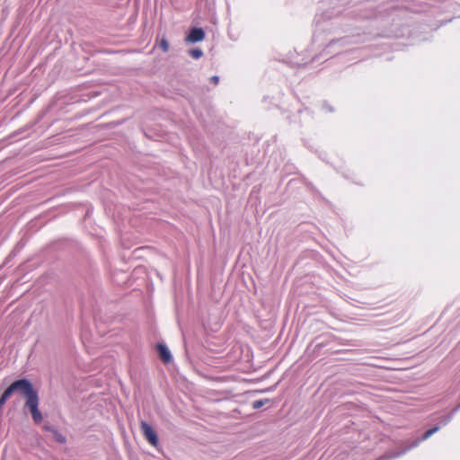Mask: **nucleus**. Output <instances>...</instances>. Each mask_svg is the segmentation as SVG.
I'll return each instance as SVG.
<instances>
[{
  "mask_svg": "<svg viewBox=\"0 0 460 460\" xmlns=\"http://www.w3.org/2000/svg\"><path fill=\"white\" fill-rule=\"evenodd\" d=\"M15 382H22L25 384L24 387L19 386V388H16V392L23 394L26 397V400H31L39 396L37 391L33 388L32 384L29 380L20 379Z\"/></svg>",
  "mask_w": 460,
  "mask_h": 460,
  "instance_id": "f257e3e1",
  "label": "nucleus"
},
{
  "mask_svg": "<svg viewBox=\"0 0 460 460\" xmlns=\"http://www.w3.org/2000/svg\"><path fill=\"white\" fill-rule=\"evenodd\" d=\"M25 406L30 410L34 422H41L43 417L39 410V396L31 400H26Z\"/></svg>",
  "mask_w": 460,
  "mask_h": 460,
  "instance_id": "f03ea898",
  "label": "nucleus"
},
{
  "mask_svg": "<svg viewBox=\"0 0 460 460\" xmlns=\"http://www.w3.org/2000/svg\"><path fill=\"white\" fill-rule=\"evenodd\" d=\"M141 431L146 440L152 445L156 446L158 443V438L155 431L152 429V427L146 423V421H141L140 424Z\"/></svg>",
  "mask_w": 460,
  "mask_h": 460,
  "instance_id": "7ed1b4c3",
  "label": "nucleus"
},
{
  "mask_svg": "<svg viewBox=\"0 0 460 460\" xmlns=\"http://www.w3.org/2000/svg\"><path fill=\"white\" fill-rule=\"evenodd\" d=\"M25 384L22 382H13L9 387L6 388V390L3 393V394L0 397V408L5 403L7 399L14 393L16 392V388H19V386L24 387Z\"/></svg>",
  "mask_w": 460,
  "mask_h": 460,
  "instance_id": "20e7f679",
  "label": "nucleus"
},
{
  "mask_svg": "<svg viewBox=\"0 0 460 460\" xmlns=\"http://www.w3.org/2000/svg\"><path fill=\"white\" fill-rule=\"evenodd\" d=\"M205 32L201 28H193L186 37V41L195 43L203 40Z\"/></svg>",
  "mask_w": 460,
  "mask_h": 460,
  "instance_id": "39448f33",
  "label": "nucleus"
},
{
  "mask_svg": "<svg viewBox=\"0 0 460 460\" xmlns=\"http://www.w3.org/2000/svg\"><path fill=\"white\" fill-rule=\"evenodd\" d=\"M157 351L159 353L160 358L164 363H169L172 360V355L170 353V350L164 344L159 343L157 345Z\"/></svg>",
  "mask_w": 460,
  "mask_h": 460,
  "instance_id": "423d86ee",
  "label": "nucleus"
},
{
  "mask_svg": "<svg viewBox=\"0 0 460 460\" xmlns=\"http://www.w3.org/2000/svg\"><path fill=\"white\" fill-rule=\"evenodd\" d=\"M420 442V440H416L414 441L411 446L407 447L406 448L402 449V450H399V451H396V452H394L392 453L390 456H389V458H395V457H398L402 455H403L404 453H406L408 450H410L411 448L412 447H415L419 445V443Z\"/></svg>",
  "mask_w": 460,
  "mask_h": 460,
  "instance_id": "0eeeda50",
  "label": "nucleus"
},
{
  "mask_svg": "<svg viewBox=\"0 0 460 460\" xmlns=\"http://www.w3.org/2000/svg\"><path fill=\"white\" fill-rule=\"evenodd\" d=\"M439 429V426H436L429 430H427L424 434H423V437L420 440H426L428 439L430 436H432L434 433H436L437 431H438Z\"/></svg>",
  "mask_w": 460,
  "mask_h": 460,
  "instance_id": "6e6552de",
  "label": "nucleus"
},
{
  "mask_svg": "<svg viewBox=\"0 0 460 460\" xmlns=\"http://www.w3.org/2000/svg\"><path fill=\"white\" fill-rule=\"evenodd\" d=\"M50 429L52 430L54 438H55V439L58 442H59V443H65L66 442V438L61 433H59L56 429Z\"/></svg>",
  "mask_w": 460,
  "mask_h": 460,
  "instance_id": "1a4fd4ad",
  "label": "nucleus"
},
{
  "mask_svg": "<svg viewBox=\"0 0 460 460\" xmlns=\"http://www.w3.org/2000/svg\"><path fill=\"white\" fill-rule=\"evenodd\" d=\"M202 54L203 52L199 49H194L190 51V55L195 59L199 58L202 56Z\"/></svg>",
  "mask_w": 460,
  "mask_h": 460,
  "instance_id": "9d476101",
  "label": "nucleus"
},
{
  "mask_svg": "<svg viewBox=\"0 0 460 460\" xmlns=\"http://www.w3.org/2000/svg\"><path fill=\"white\" fill-rule=\"evenodd\" d=\"M160 48L164 52H167L169 50V43L165 38H163L160 41Z\"/></svg>",
  "mask_w": 460,
  "mask_h": 460,
  "instance_id": "9b49d317",
  "label": "nucleus"
},
{
  "mask_svg": "<svg viewBox=\"0 0 460 460\" xmlns=\"http://www.w3.org/2000/svg\"><path fill=\"white\" fill-rule=\"evenodd\" d=\"M452 417H453V413L449 414V415H446V416H443L440 420H439V423L441 425H447V423L450 422V420H452Z\"/></svg>",
  "mask_w": 460,
  "mask_h": 460,
  "instance_id": "f8f14e48",
  "label": "nucleus"
},
{
  "mask_svg": "<svg viewBox=\"0 0 460 460\" xmlns=\"http://www.w3.org/2000/svg\"><path fill=\"white\" fill-rule=\"evenodd\" d=\"M263 405H264V402L261 400L254 401L252 402V408L253 409H259V408H261Z\"/></svg>",
  "mask_w": 460,
  "mask_h": 460,
  "instance_id": "ddd939ff",
  "label": "nucleus"
},
{
  "mask_svg": "<svg viewBox=\"0 0 460 460\" xmlns=\"http://www.w3.org/2000/svg\"><path fill=\"white\" fill-rule=\"evenodd\" d=\"M211 81H212L215 84H218V82H219V77H218L217 75H213V76L211 77Z\"/></svg>",
  "mask_w": 460,
  "mask_h": 460,
  "instance_id": "4468645a",
  "label": "nucleus"
},
{
  "mask_svg": "<svg viewBox=\"0 0 460 460\" xmlns=\"http://www.w3.org/2000/svg\"><path fill=\"white\" fill-rule=\"evenodd\" d=\"M460 407V405L458 406V408Z\"/></svg>",
  "mask_w": 460,
  "mask_h": 460,
  "instance_id": "2eb2a0df",
  "label": "nucleus"
}]
</instances>
